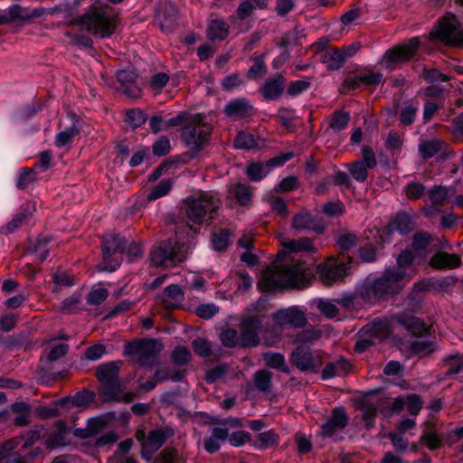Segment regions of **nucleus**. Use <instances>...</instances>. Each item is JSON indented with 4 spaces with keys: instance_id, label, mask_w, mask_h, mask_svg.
<instances>
[{
    "instance_id": "21",
    "label": "nucleus",
    "mask_w": 463,
    "mask_h": 463,
    "mask_svg": "<svg viewBox=\"0 0 463 463\" xmlns=\"http://www.w3.org/2000/svg\"><path fill=\"white\" fill-rule=\"evenodd\" d=\"M291 228L298 232L312 231L317 234H321L325 231L324 224L307 211H302L294 215Z\"/></svg>"
},
{
    "instance_id": "31",
    "label": "nucleus",
    "mask_w": 463,
    "mask_h": 463,
    "mask_svg": "<svg viewBox=\"0 0 463 463\" xmlns=\"http://www.w3.org/2000/svg\"><path fill=\"white\" fill-rule=\"evenodd\" d=\"M268 6V0H241L236 14L240 20L249 18L256 9L263 10Z\"/></svg>"
},
{
    "instance_id": "63",
    "label": "nucleus",
    "mask_w": 463,
    "mask_h": 463,
    "mask_svg": "<svg viewBox=\"0 0 463 463\" xmlns=\"http://www.w3.org/2000/svg\"><path fill=\"white\" fill-rule=\"evenodd\" d=\"M109 297V291L104 288H93L88 295L87 301L91 305H99Z\"/></svg>"
},
{
    "instance_id": "20",
    "label": "nucleus",
    "mask_w": 463,
    "mask_h": 463,
    "mask_svg": "<svg viewBox=\"0 0 463 463\" xmlns=\"http://www.w3.org/2000/svg\"><path fill=\"white\" fill-rule=\"evenodd\" d=\"M418 148L424 160L432 157L445 158L449 152L447 144L438 138H420Z\"/></svg>"
},
{
    "instance_id": "56",
    "label": "nucleus",
    "mask_w": 463,
    "mask_h": 463,
    "mask_svg": "<svg viewBox=\"0 0 463 463\" xmlns=\"http://www.w3.org/2000/svg\"><path fill=\"white\" fill-rule=\"evenodd\" d=\"M107 424V419L104 416H98L88 420L87 428L91 437H96L102 431Z\"/></svg>"
},
{
    "instance_id": "45",
    "label": "nucleus",
    "mask_w": 463,
    "mask_h": 463,
    "mask_svg": "<svg viewBox=\"0 0 463 463\" xmlns=\"http://www.w3.org/2000/svg\"><path fill=\"white\" fill-rule=\"evenodd\" d=\"M126 122L133 128H139L146 121V116L139 109H132L126 112Z\"/></svg>"
},
{
    "instance_id": "55",
    "label": "nucleus",
    "mask_w": 463,
    "mask_h": 463,
    "mask_svg": "<svg viewBox=\"0 0 463 463\" xmlns=\"http://www.w3.org/2000/svg\"><path fill=\"white\" fill-rule=\"evenodd\" d=\"M311 82L309 80H298L291 81L287 89L289 96L296 97L309 89Z\"/></svg>"
},
{
    "instance_id": "29",
    "label": "nucleus",
    "mask_w": 463,
    "mask_h": 463,
    "mask_svg": "<svg viewBox=\"0 0 463 463\" xmlns=\"http://www.w3.org/2000/svg\"><path fill=\"white\" fill-rule=\"evenodd\" d=\"M228 439V429L224 427H213L211 430V435L204 440V449L213 454L217 452L222 444Z\"/></svg>"
},
{
    "instance_id": "49",
    "label": "nucleus",
    "mask_w": 463,
    "mask_h": 463,
    "mask_svg": "<svg viewBox=\"0 0 463 463\" xmlns=\"http://www.w3.org/2000/svg\"><path fill=\"white\" fill-rule=\"evenodd\" d=\"M221 341L226 347H241V338L238 332L233 328H228L222 332Z\"/></svg>"
},
{
    "instance_id": "61",
    "label": "nucleus",
    "mask_w": 463,
    "mask_h": 463,
    "mask_svg": "<svg viewBox=\"0 0 463 463\" xmlns=\"http://www.w3.org/2000/svg\"><path fill=\"white\" fill-rule=\"evenodd\" d=\"M405 408L410 414L413 416L418 415L422 408V401L420 397L417 394L407 395Z\"/></svg>"
},
{
    "instance_id": "53",
    "label": "nucleus",
    "mask_w": 463,
    "mask_h": 463,
    "mask_svg": "<svg viewBox=\"0 0 463 463\" xmlns=\"http://www.w3.org/2000/svg\"><path fill=\"white\" fill-rule=\"evenodd\" d=\"M192 346L196 354L201 357H209L212 354L210 343L204 338H196L192 342Z\"/></svg>"
},
{
    "instance_id": "35",
    "label": "nucleus",
    "mask_w": 463,
    "mask_h": 463,
    "mask_svg": "<svg viewBox=\"0 0 463 463\" xmlns=\"http://www.w3.org/2000/svg\"><path fill=\"white\" fill-rule=\"evenodd\" d=\"M184 300V293L178 285L166 287L163 293V301L168 307H177Z\"/></svg>"
},
{
    "instance_id": "57",
    "label": "nucleus",
    "mask_w": 463,
    "mask_h": 463,
    "mask_svg": "<svg viewBox=\"0 0 463 463\" xmlns=\"http://www.w3.org/2000/svg\"><path fill=\"white\" fill-rule=\"evenodd\" d=\"M171 146L167 137H160L152 146L153 153L156 156H164L170 151Z\"/></svg>"
},
{
    "instance_id": "46",
    "label": "nucleus",
    "mask_w": 463,
    "mask_h": 463,
    "mask_svg": "<svg viewBox=\"0 0 463 463\" xmlns=\"http://www.w3.org/2000/svg\"><path fill=\"white\" fill-rule=\"evenodd\" d=\"M418 110V104H413L411 102L406 104L400 113V120L402 124L405 126H411L415 120Z\"/></svg>"
},
{
    "instance_id": "30",
    "label": "nucleus",
    "mask_w": 463,
    "mask_h": 463,
    "mask_svg": "<svg viewBox=\"0 0 463 463\" xmlns=\"http://www.w3.org/2000/svg\"><path fill=\"white\" fill-rule=\"evenodd\" d=\"M229 24L221 19L209 21L206 30L207 38L211 41H223L229 35Z\"/></svg>"
},
{
    "instance_id": "40",
    "label": "nucleus",
    "mask_w": 463,
    "mask_h": 463,
    "mask_svg": "<svg viewBox=\"0 0 463 463\" xmlns=\"http://www.w3.org/2000/svg\"><path fill=\"white\" fill-rule=\"evenodd\" d=\"M350 120L349 114L345 111H336L333 114L332 119L329 123V128L335 132L339 133L347 128Z\"/></svg>"
},
{
    "instance_id": "38",
    "label": "nucleus",
    "mask_w": 463,
    "mask_h": 463,
    "mask_svg": "<svg viewBox=\"0 0 463 463\" xmlns=\"http://www.w3.org/2000/svg\"><path fill=\"white\" fill-rule=\"evenodd\" d=\"M272 373L268 370H259L253 376L255 387L261 392H269L271 388Z\"/></svg>"
},
{
    "instance_id": "14",
    "label": "nucleus",
    "mask_w": 463,
    "mask_h": 463,
    "mask_svg": "<svg viewBox=\"0 0 463 463\" xmlns=\"http://www.w3.org/2000/svg\"><path fill=\"white\" fill-rule=\"evenodd\" d=\"M262 317L256 315L244 317L240 324L241 330V347H255L259 345L260 340L259 333L262 328Z\"/></svg>"
},
{
    "instance_id": "51",
    "label": "nucleus",
    "mask_w": 463,
    "mask_h": 463,
    "mask_svg": "<svg viewBox=\"0 0 463 463\" xmlns=\"http://www.w3.org/2000/svg\"><path fill=\"white\" fill-rule=\"evenodd\" d=\"M191 352L184 346H177L172 353V360L177 365H185L191 360Z\"/></svg>"
},
{
    "instance_id": "18",
    "label": "nucleus",
    "mask_w": 463,
    "mask_h": 463,
    "mask_svg": "<svg viewBox=\"0 0 463 463\" xmlns=\"http://www.w3.org/2000/svg\"><path fill=\"white\" fill-rule=\"evenodd\" d=\"M347 265L344 262L328 261L319 264L317 268V274L322 283L326 286H331L334 283L342 281L347 274Z\"/></svg>"
},
{
    "instance_id": "47",
    "label": "nucleus",
    "mask_w": 463,
    "mask_h": 463,
    "mask_svg": "<svg viewBox=\"0 0 463 463\" xmlns=\"http://www.w3.org/2000/svg\"><path fill=\"white\" fill-rule=\"evenodd\" d=\"M234 195L241 205H246L252 197L250 187L248 184L238 183L234 185Z\"/></svg>"
},
{
    "instance_id": "25",
    "label": "nucleus",
    "mask_w": 463,
    "mask_h": 463,
    "mask_svg": "<svg viewBox=\"0 0 463 463\" xmlns=\"http://www.w3.org/2000/svg\"><path fill=\"white\" fill-rule=\"evenodd\" d=\"M281 245L283 246V250L280 252H284L286 257H291V253L317 252V249L314 246L313 241L306 237L299 238L298 240H283L281 241Z\"/></svg>"
},
{
    "instance_id": "60",
    "label": "nucleus",
    "mask_w": 463,
    "mask_h": 463,
    "mask_svg": "<svg viewBox=\"0 0 463 463\" xmlns=\"http://www.w3.org/2000/svg\"><path fill=\"white\" fill-rule=\"evenodd\" d=\"M432 238L430 233L419 232L414 234L412 239V247L417 250H425L430 243Z\"/></svg>"
},
{
    "instance_id": "1",
    "label": "nucleus",
    "mask_w": 463,
    "mask_h": 463,
    "mask_svg": "<svg viewBox=\"0 0 463 463\" xmlns=\"http://www.w3.org/2000/svg\"><path fill=\"white\" fill-rule=\"evenodd\" d=\"M277 258L278 261L270 269V279L286 287H304L312 274L310 267L313 263L295 257H286L284 252H279Z\"/></svg>"
},
{
    "instance_id": "12",
    "label": "nucleus",
    "mask_w": 463,
    "mask_h": 463,
    "mask_svg": "<svg viewBox=\"0 0 463 463\" xmlns=\"http://www.w3.org/2000/svg\"><path fill=\"white\" fill-rule=\"evenodd\" d=\"M349 417L343 407H335L320 427V435L335 441L342 439L344 430L347 426Z\"/></svg>"
},
{
    "instance_id": "54",
    "label": "nucleus",
    "mask_w": 463,
    "mask_h": 463,
    "mask_svg": "<svg viewBox=\"0 0 463 463\" xmlns=\"http://www.w3.org/2000/svg\"><path fill=\"white\" fill-rule=\"evenodd\" d=\"M35 181L34 172L31 168H22L19 172L16 186L20 190L25 189Z\"/></svg>"
},
{
    "instance_id": "39",
    "label": "nucleus",
    "mask_w": 463,
    "mask_h": 463,
    "mask_svg": "<svg viewBox=\"0 0 463 463\" xmlns=\"http://www.w3.org/2000/svg\"><path fill=\"white\" fill-rule=\"evenodd\" d=\"M246 174L250 180L260 182L269 174V170L266 164L251 162L247 165Z\"/></svg>"
},
{
    "instance_id": "10",
    "label": "nucleus",
    "mask_w": 463,
    "mask_h": 463,
    "mask_svg": "<svg viewBox=\"0 0 463 463\" xmlns=\"http://www.w3.org/2000/svg\"><path fill=\"white\" fill-rule=\"evenodd\" d=\"M430 37L446 44L463 47V29L451 13H447L439 20L437 26L430 32Z\"/></svg>"
},
{
    "instance_id": "58",
    "label": "nucleus",
    "mask_w": 463,
    "mask_h": 463,
    "mask_svg": "<svg viewBox=\"0 0 463 463\" xmlns=\"http://www.w3.org/2000/svg\"><path fill=\"white\" fill-rule=\"evenodd\" d=\"M429 196L433 204L440 206L446 203L448 192L442 186H435L429 192Z\"/></svg>"
},
{
    "instance_id": "4",
    "label": "nucleus",
    "mask_w": 463,
    "mask_h": 463,
    "mask_svg": "<svg viewBox=\"0 0 463 463\" xmlns=\"http://www.w3.org/2000/svg\"><path fill=\"white\" fill-rule=\"evenodd\" d=\"M220 206L219 197L212 192H199L184 201L186 217L196 224L213 219Z\"/></svg>"
},
{
    "instance_id": "34",
    "label": "nucleus",
    "mask_w": 463,
    "mask_h": 463,
    "mask_svg": "<svg viewBox=\"0 0 463 463\" xmlns=\"http://www.w3.org/2000/svg\"><path fill=\"white\" fill-rule=\"evenodd\" d=\"M389 229L392 232L406 234L413 230V223L407 213H400L390 222Z\"/></svg>"
},
{
    "instance_id": "36",
    "label": "nucleus",
    "mask_w": 463,
    "mask_h": 463,
    "mask_svg": "<svg viewBox=\"0 0 463 463\" xmlns=\"http://www.w3.org/2000/svg\"><path fill=\"white\" fill-rule=\"evenodd\" d=\"M279 442V435L272 430L261 432L258 435V439L254 442L255 449L264 450L268 448L278 445Z\"/></svg>"
},
{
    "instance_id": "50",
    "label": "nucleus",
    "mask_w": 463,
    "mask_h": 463,
    "mask_svg": "<svg viewBox=\"0 0 463 463\" xmlns=\"http://www.w3.org/2000/svg\"><path fill=\"white\" fill-rule=\"evenodd\" d=\"M50 241V238L44 237L39 239L33 246V253L38 261L43 262L49 256V248L48 243Z\"/></svg>"
},
{
    "instance_id": "37",
    "label": "nucleus",
    "mask_w": 463,
    "mask_h": 463,
    "mask_svg": "<svg viewBox=\"0 0 463 463\" xmlns=\"http://www.w3.org/2000/svg\"><path fill=\"white\" fill-rule=\"evenodd\" d=\"M262 358L267 366L282 372H288L286 360L282 354L269 351L264 353Z\"/></svg>"
},
{
    "instance_id": "8",
    "label": "nucleus",
    "mask_w": 463,
    "mask_h": 463,
    "mask_svg": "<svg viewBox=\"0 0 463 463\" xmlns=\"http://www.w3.org/2000/svg\"><path fill=\"white\" fill-rule=\"evenodd\" d=\"M390 321L386 317H378L366 324L358 332V340L354 350L363 353L370 346L386 339L390 335Z\"/></svg>"
},
{
    "instance_id": "23",
    "label": "nucleus",
    "mask_w": 463,
    "mask_h": 463,
    "mask_svg": "<svg viewBox=\"0 0 463 463\" xmlns=\"http://www.w3.org/2000/svg\"><path fill=\"white\" fill-rule=\"evenodd\" d=\"M286 85V79L283 75L279 74L274 78L268 79L260 87V92L266 100H275L279 99Z\"/></svg>"
},
{
    "instance_id": "42",
    "label": "nucleus",
    "mask_w": 463,
    "mask_h": 463,
    "mask_svg": "<svg viewBox=\"0 0 463 463\" xmlns=\"http://www.w3.org/2000/svg\"><path fill=\"white\" fill-rule=\"evenodd\" d=\"M79 128L75 123H73L71 127H68L64 130L59 132L55 139L56 146L62 147L71 143L73 137L79 133Z\"/></svg>"
},
{
    "instance_id": "11",
    "label": "nucleus",
    "mask_w": 463,
    "mask_h": 463,
    "mask_svg": "<svg viewBox=\"0 0 463 463\" xmlns=\"http://www.w3.org/2000/svg\"><path fill=\"white\" fill-rule=\"evenodd\" d=\"M174 435L170 428H159L152 430L146 437L144 431H138L136 437L141 440V455L147 461L152 459L153 455L164 445L166 439Z\"/></svg>"
},
{
    "instance_id": "7",
    "label": "nucleus",
    "mask_w": 463,
    "mask_h": 463,
    "mask_svg": "<svg viewBox=\"0 0 463 463\" xmlns=\"http://www.w3.org/2000/svg\"><path fill=\"white\" fill-rule=\"evenodd\" d=\"M186 256V247L173 240H166L157 243L150 252V260L153 265L164 268L176 266L183 262Z\"/></svg>"
},
{
    "instance_id": "24",
    "label": "nucleus",
    "mask_w": 463,
    "mask_h": 463,
    "mask_svg": "<svg viewBox=\"0 0 463 463\" xmlns=\"http://www.w3.org/2000/svg\"><path fill=\"white\" fill-rule=\"evenodd\" d=\"M397 322L406 327L411 335L422 336L429 335L430 328L423 321L408 313H399L395 317Z\"/></svg>"
},
{
    "instance_id": "33",
    "label": "nucleus",
    "mask_w": 463,
    "mask_h": 463,
    "mask_svg": "<svg viewBox=\"0 0 463 463\" xmlns=\"http://www.w3.org/2000/svg\"><path fill=\"white\" fill-rule=\"evenodd\" d=\"M11 410L15 414L14 423L16 426L23 427L30 423L32 408L28 403L24 402H15L12 404Z\"/></svg>"
},
{
    "instance_id": "9",
    "label": "nucleus",
    "mask_w": 463,
    "mask_h": 463,
    "mask_svg": "<svg viewBox=\"0 0 463 463\" xmlns=\"http://www.w3.org/2000/svg\"><path fill=\"white\" fill-rule=\"evenodd\" d=\"M162 349V344L156 339L145 338L125 345L124 354L132 356L140 366H151Z\"/></svg>"
},
{
    "instance_id": "48",
    "label": "nucleus",
    "mask_w": 463,
    "mask_h": 463,
    "mask_svg": "<svg viewBox=\"0 0 463 463\" xmlns=\"http://www.w3.org/2000/svg\"><path fill=\"white\" fill-rule=\"evenodd\" d=\"M383 75L381 72L368 71L359 72L358 80L362 86H377L382 83Z\"/></svg>"
},
{
    "instance_id": "43",
    "label": "nucleus",
    "mask_w": 463,
    "mask_h": 463,
    "mask_svg": "<svg viewBox=\"0 0 463 463\" xmlns=\"http://www.w3.org/2000/svg\"><path fill=\"white\" fill-rule=\"evenodd\" d=\"M231 235L232 233L228 229L213 233L212 237L213 248L217 251L225 250L230 243Z\"/></svg>"
},
{
    "instance_id": "3",
    "label": "nucleus",
    "mask_w": 463,
    "mask_h": 463,
    "mask_svg": "<svg viewBox=\"0 0 463 463\" xmlns=\"http://www.w3.org/2000/svg\"><path fill=\"white\" fill-rule=\"evenodd\" d=\"M70 24L80 25L93 36L110 37L116 30L113 15L100 6L91 5L81 16Z\"/></svg>"
},
{
    "instance_id": "59",
    "label": "nucleus",
    "mask_w": 463,
    "mask_h": 463,
    "mask_svg": "<svg viewBox=\"0 0 463 463\" xmlns=\"http://www.w3.org/2000/svg\"><path fill=\"white\" fill-rule=\"evenodd\" d=\"M411 350L413 354H429L433 351V344L428 339L419 338L411 343Z\"/></svg>"
},
{
    "instance_id": "2",
    "label": "nucleus",
    "mask_w": 463,
    "mask_h": 463,
    "mask_svg": "<svg viewBox=\"0 0 463 463\" xmlns=\"http://www.w3.org/2000/svg\"><path fill=\"white\" fill-rule=\"evenodd\" d=\"M390 271H383L377 278L367 277L356 289V295L365 303L373 305L380 300L398 294L402 288L397 284V278L390 277Z\"/></svg>"
},
{
    "instance_id": "19",
    "label": "nucleus",
    "mask_w": 463,
    "mask_h": 463,
    "mask_svg": "<svg viewBox=\"0 0 463 463\" xmlns=\"http://www.w3.org/2000/svg\"><path fill=\"white\" fill-rule=\"evenodd\" d=\"M99 394L102 401L114 402H130L135 397L133 392H124V385L119 380L115 383L102 384L99 390Z\"/></svg>"
},
{
    "instance_id": "41",
    "label": "nucleus",
    "mask_w": 463,
    "mask_h": 463,
    "mask_svg": "<svg viewBox=\"0 0 463 463\" xmlns=\"http://www.w3.org/2000/svg\"><path fill=\"white\" fill-rule=\"evenodd\" d=\"M345 167L348 169L350 175L355 181L359 183H364L366 181L368 177V169H370L369 167H366L358 161L345 164Z\"/></svg>"
},
{
    "instance_id": "22",
    "label": "nucleus",
    "mask_w": 463,
    "mask_h": 463,
    "mask_svg": "<svg viewBox=\"0 0 463 463\" xmlns=\"http://www.w3.org/2000/svg\"><path fill=\"white\" fill-rule=\"evenodd\" d=\"M224 112L228 117L234 119H242L251 117L254 108L246 98L232 99L226 104Z\"/></svg>"
},
{
    "instance_id": "52",
    "label": "nucleus",
    "mask_w": 463,
    "mask_h": 463,
    "mask_svg": "<svg viewBox=\"0 0 463 463\" xmlns=\"http://www.w3.org/2000/svg\"><path fill=\"white\" fill-rule=\"evenodd\" d=\"M172 187V184L169 180H162L156 186H155L148 194L147 199L149 201L156 200L165 194H167Z\"/></svg>"
},
{
    "instance_id": "17",
    "label": "nucleus",
    "mask_w": 463,
    "mask_h": 463,
    "mask_svg": "<svg viewBox=\"0 0 463 463\" xmlns=\"http://www.w3.org/2000/svg\"><path fill=\"white\" fill-rule=\"evenodd\" d=\"M292 364L303 372H317L322 365L319 355L314 354L309 349L298 346L291 354Z\"/></svg>"
},
{
    "instance_id": "27",
    "label": "nucleus",
    "mask_w": 463,
    "mask_h": 463,
    "mask_svg": "<svg viewBox=\"0 0 463 463\" xmlns=\"http://www.w3.org/2000/svg\"><path fill=\"white\" fill-rule=\"evenodd\" d=\"M120 365L121 362L119 361L104 363L98 366L96 371V377L101 384L115 383L116 381L119 380L118 374Z\"/></svg>"
},
{
    "instance_id": "6",
    "label": "nucleus",
    "mask_w": 463,
    "mask_h": 463,
    "mask_svg": "<svg viewBox=\"0 0 463 463\" xmlns=\"http://www.w3.org/2000/svg\"><path fill=\"white\" fill-rule=\"evenodd\" d=\"M212 126L201 114L189 118L183 131L182 137L186 146L193 151H201L208 144L212 133Z\"/></svg>"
},
{
    "instance_id": "44",
    "label": "nucleus",
    "mask_w": 463,
    "mask_h": 463,
    "mask_svg": "<svg viewBox=\"0 0 463 463\" xmlns=\"http://www.w3.org/2000/svg\"><path fill=\"white\" fill-rule=\"evenodd\" d=\"M257 146L254 136L248 132H239L234 138V147L237 149H251Z\"/></svg>"
},
{
    "instance_id": "32",
    "label": "nucleus",
    "mask_w": 463,
    "mask_h": 463,
    "mask_svg": "<svg viewBox=\"0 0 463 463\" xmlns=\"http://www.w3.org/2000/svg\"><path fill=\"white\" fill-rule=\"evenodd\" d=\"M351 369L350 363L345 359H339L335 362L327 364L322 371V378L324 380L335 376H344Z\"/></svg>"
},
{
    "instance_id": "28",
    "label": "nucleus",
    "mask_w": 463,
    "mask_h": 463,
    "mask_svg": "<svg viewBox=\"0 0 463 463\" xmlns=\"http://www.w3.org/2000/svg\"><path fill=\"white\" fill-rule=\"evenodd\" d=\"M430 265L435 269H451L461 265V259L457 254H450L439 251L434 254L430 260Z\"/></svg>"
},
{
    "instance_id": "64",
    "label": "nucleus",
    "mask_w": 463,
    "mask_h": 463,
    "mask_svg": "<svg viewBox=\"0 0 463 463\" xmlns=\"http://www.w3.org/2000/svg\"><path fill=\"white\" fill-rule=\"evenodd\" d=\"M106 352V347L102 344H96L88 347L85 351L84 356L89 361H97L102 358Z\"/></svg>"
},
{
    "instance_id": "13",
    "label": "nucleus",
    "mask_w": 463,
    "mask_h": 463,
    "mask_svg": "<svg viewBox=\"0 0 463 463\" xmlns=\"http://www.w3.org/2000/svg\"><path fill=\"white\" fill-rule=\"evenodd\" d=\"M126 248V241L118 234H107L102 240L103 261L106 266L103 269L114 271L119 267V260L115 257L118 253L121 254Z\"/></svg>"
},
{
    "instance_id": "15",
    "label": "nucleus",
    "mask_w": 463,
    "mask_h": 463,
    "mask_svg": "<svg viewBox=\"0 0 463 463\" xmlns=\"http://www.w3.org/2000/svg\"><path fill=\"white\" fill-rule=\"evenodd\" d=\"M414 254L410 250H402L396 259V267H390L385 269V271H390V277L396 279L397 284L402 288L412 277L415 275V269H412L414 260Z\"/></svg>"
},
{
    "instance_id": "16",
    "label": "nucleus",
    "mask_w": 463,
    "mask_h": 463,
    "mask_svg": "<svg viewBox=\"0 0 463 463\" xmlns=\"http://www.w3.org/2000/svg\"><path fill=\"white\" fill-rule=\"evenodd\" d=\"M419 45V38L413 37L407 43L386 51L383 57V62L385 63L386 68L393 69L396 63L411 59L416 53Z\"/></svg>"
},
{
    "instance_id": "62",
    "label": "nucleus",
    "mask_w": 463,
    "mask_h": 463,
    "mask_svg": "<svg viewBox=\"0 0 463 463\" xmlns=\"http://www.w3.org/2000/svg\"><path fill=\"white\" fill-rule=\"evenodd\" d=\"M269 203L273 212L277 214L285 217L288 214V206L285 200L279 196H270Z\"/></svg>"
},
{
    "instance_id": "26",
    "label": "nucleus",
    "mask_w": 463,
    "mask_h": 463,
    "mask_svg": "<svg viewBox=\"0 0 463 463\" xmlns=\"http://www.w3.org/2000/svg\"><path fill=\"white\" fill-rule=\"evenodd\" d=\"M351 55L352 53L346 51L336 48L328 49L322 53L321 61L328 70L337 71L344 66L347 57Z\"/></svg>"
},
{
    "instance_id": "5",
    "label": "nucleus",
    "mask_w": 463,
    "mask_h": 463,
    "mask_svg": "<svg viewBox=\"0 0 463 463\" xmlns=\"http://www.w3.org/2000/svg\"><path fill=\"white\" fill-rule=\"evenodd\" d=\"M271 317L275 325L264 334L265 340L271 345L279 341L284 327L302 328L307 324L305 312L296 306L279 309Z\"/></svg>"
}]
</instances>
